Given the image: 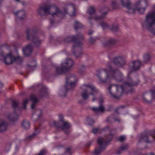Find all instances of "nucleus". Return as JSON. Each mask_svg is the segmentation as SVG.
I'll return each mask as SVG.
<instances>
[{
    "instance_id": "obj_19",
    "label": "nucleus",
    "mask_w": 155,
    "mask_h": 155,
    "mask_svg": "<svg viewBox=\"0 0 155 155\" xmlns=\"http://www.w3.org/2000/svg\"><path fill=\"white\" fill-rule=\"evenodd\" d=\"M42 112L41 109H38L35 110V113L33 114L32 119L33 121H36L38 120L42 115Z\"/></svg>"
},
{
    "instance_id": "obj_45",
    "label": "nucleus",
    "mask_w": 155,
    "mask_h": 155,
    "mask_svg": "<svg viewBox=\"0 0 155 155\" xmlns=\"http://www.w3.org/2000/svg\"><path fill=\"white\" fill-rule=\"evenodd\" d=\"M28 101L29 100L28 99H26L24 100L23 103V105L24 107L23 108L24 109H26V105L27 104Z\"/></svg>"
},
{
    "instance_id": "obj_46",
    "label": "nucleus",
    "mask_w": 155,
    "mask_h": 155,
    "mask_svg": "<svg viewBox=\"0 0 155 155\" xmlns=\"http://www.w3.org/2000/svg\"><path fill=\"white\" fill-rule=\"evenodd\" d=\"M47 153L46 151L45 150H42L40 151V153L37 154L35 155H44Z\"/></svg>"
},
{
    "instance_id": "obj_31",
    "label": "nucleus",
    "mask_w": 155,
    "mask_h": 155,
    "mask_svg": "<svg viewBox=\"0 0 155 155\" xmlns=\"http://www.w3.org/2000/svg\"><path fill=\"white\" fill-rule=\"evenodd\" d=\"M47 94V89L45 87H43L39 92V95L41 97L46 95Z\"/></svg>"
},
{
    "instance_id": "obj_2",
    "label": "nucleus",
    "mask_w": 155,
    "mask_h": 155,
    "mask_svg": "<svg viewBox=\"0 0 155 155\" xmlns=\"http://www.w3.org/2000/svg\"><path fill=\"white\" fill-rule=\"evenodd\" d=\"M109 67V70L102 69L97 74L100 82L102 83H109L113 79L118 82H121L123 79L122 72L118 69L112 68L110 66Z\"/></svg>"
},
{
    "instance_id": "obj_63",
    "label": "nucleus",
    "mask_w": 155,
    "mask_h": 155,
    "mask_svg": "<svg viewBox=\"0 0 155 155\" xmlns=\"http://www.w3.org/2000/svg\"><path fill=\"white\" fill-rule=\"evenodd\" d=\"M79 102V103H81V101H80Z\"/></svg>"
},
{
    "instance_id": "obj_6",
    "label": "nucleus",
    "mask_w": 155,
    "mask_h": 155,
    "mask_svg": "<svg viewBox=\"0 0 155 155\" xmlns=\"http://www.w3.org/2000/svg\"><path fill=\"white\" fill-rule=\"evenodd\" d=\"M76 38V42H75V44L73 46V49H72L73 54L76 56V57L78 58L82 55L83 53L82 51L80 52H74L75 49L77 50H81V49L82 46L83 45L82 42L78 41V40H83L84 39V35L80 33H78L76 36H75Z\"/></svg>"
},
{
    "instance_id": "obj_36",
    "label": "nucleus",
    "mask_w": 155,
    "mask_h": 155,
    "mask_svg": "<svg viewBox=\"0 0 155 155\" xmlns=\"http://www.w3.org/2000/svg\"><path fill=\"white\" fill-rule=\"evenodd\" d=\"M71 6L73 8V11L72 13L70 15L71 16H74L76 15L75 6L74 5L73 3H70L67 5V6Z\"/></svg>"
},
{
    "instance_id": "obj_23",
    "label": "nucleus",
    "mask_w": 155,
    "mask_h": 155,
    "mask_svg": "<svg viewBox=\"0 0 155 155\" xmlns=\"http://www.w3.org/2000/svg\"><path fill=\"white\" fill-rule=\"evenodd\" d=\"M132 65H131V69L132 70L135 71L138 70L141 66V63L138 61H133L132 62Z\"/></svg>"
},
{
    "instance_id": "obj_61",
    "label": "nucleus",
    "mask_w": 155,
    "mask_h": 155,
    "mask_svg": "<svg viewBox=\"0 0 155 155\" xmlns=\"http://www.w3.org/2000/svg\"><path fill=\"white\" fill-rule=\"evenodd\" d=\"M136 116L137 117L136 118H138L139 117V116L138 115H137Z\"/></svg>"
},
{
    "instance_id": "obj_53",
    "label": "nucleus",
    "mask_w": 155,
    "mask_h": 155,
    "mask_svg": "<svg viewBox=\"0 0 155 155\" xmlns=\"http://www.w3.org/2000/svg\"><path fill=\"white\" fill-rule=\"evenodd\" d=\"M93 142L92 141H91L88 142L86 144V146L87 147H89L91 144V143Z\"/></svg>"
},
{
    "instance_id": "obj_33",
    "label": "nucleus",
    "mask_w": 155,
    "mask_h": 155,
    "mask_svg": "<svg viewBox=\"0 0 155 155\" xmlns=\"http://www.w3.org/2000/svg\"><path fill=\"white\" fill-rule=\"evenodd\" d=\"M22 58L19 56L17 57L14 56L13 62H15L18 64H20L22 63Z\"/></svg>"
},
{
    "instance_id": "obj_54",
    "label": "nucleus",
    "mask_w": 155,
    "mask_h": 155,
    "mask_svg": "<svg viewBox=\"0 0 155 155\" xmlns=\"http://www.w3.org/2000/svg\"><path fill=\"white\" fill-rule=\"evenodd\" d=\"M66 152L67 153H71V149L70 148H68L66 149Z\"/></svg>"
},
{
    "instance_id": "obj_20",
    "label": "nucleus",
    "mask_w": 155,
    "mask_h": 155,
    "mask_svg": "<svg viewBox=\"0 0 155 155\" xmlns=\"http://www.w3.org/2000/svg\"><path fill=\"white\" fill-rule=\"evenodd\" d=\"M15 15L20 20H22L24 19L25 17V11L23 10H20L16 12H13Z\"/></svg>"
},
{
    "instance_id": "obj_10",
    "label": "nucleus",
    "mask_w": 155,
    "mask_h": 155,
    "mask_svg": "<svg viewBox=\"0 0 155 155\" xmlns=\"http://www.w3.org/2000/svg\"><path fill=\"white\" fill-rule=\"evenodd\" d=\"M52 125L56 127L61 129L66 134H68L70 131L69 130L71 126L69 123L67 122H56L53 121L52 122Z\"/></svg>"
},
{
    "instance_id": "obj_52",
    "label": "nucleus",
    "mask_w": 155,
    "mask_h": 155,
    "mask_svg": "<svg viewBox=\"0 0 155 155\" xmlns=\"http://www.w3.org/2000/svg\"><path fill=\"white\" fill-rule=\"evenodd\" d=\"M114 120L115 121L120 122V119L118 117H115L114 118Z\"/></svg>"
},
{
    "instance_id": "obj_39",
    "label": "nucleus",
    "mask_w": 155,
    "mask_h": 155,
    "mask_svg": "<svg viewBox=\"0 0 155 155\" xmlns=\"http://www.w3.org/2000/svg\"><path fill=\"white\" fill-rule=\"evenodd\" d=\"M129 147V146L128 144H126L122 145L120 147L122 151H124L126 150H127Z\"/></svg>"
},
{
    "instance_id": "obj_62",
    "label": "nucleus",
    "mask_w": 155,
    "mask_h": 155,
    "mask_svg": "<svg viewBox=\"0 0 155 155\" xmlns=\"http://www.w3.org/2000/svg\"><path fill=\"white\" fill-rule=\"evenodd\" d=\"M16 2H19V0H15Z\"/></svg>"
},
{
    "instance_id": "obj_58",
    "label": "nucleus",
    "mask_w": 155,
    "mask_h": 155,
    "mask_svg": "<svg viewBox=\"0 0 155 155\" xmlns=\"http://www.w3.org/2000/svg\"><path fill=\"white\" fill-rule=\"evenodd\" d=\"M93 32V31H90L88 33V34L89 35H91L92 34Z\"/></svg>"
},
{
    "instance_id": "obj_29",
    "label": "nucleus",
    "mask_w": 155,
    "mask_h": 155,
    "mask_svg": "<svg viewBox=\"0 0 155 155\" xmlns=\"http://www.w3.org/2000/svg\"><path fill=\"white\" fill-rule=\"evenodd\" d=\"M22 127L25 129H28L30 127V124L29 122L27 120H24L22 123Z\"/></svg>"
},
{
    "instance_id": "obj_43",
    "label": "nucleus",
    "mask_w": 155,
    "mask_h": 155,
    "mask_svg": "<svg viewBox=\"0 0 155 155\" xmlns=\"http://www.w3.org/2000/svg\"><path fill=\"white\" fill-rule=\"evenodd\" d=\"M125 107L124 106H121L119 107L115 110V112L116 113L119 114L118 111H121L122 109Z\"/></svg>"
},
{
    "instance_id": "obj_50",
    "label": "nucleus",
    "mask_w": 155,
    "mask_h": 155,
    "mask_svg": "<svg viewBox=\"0 0 155 155\" xmlns=\"http://www.w3.org/2000/svg\"><path fill=\"white\" fill-rule=\"evenodd\" d=\"M98 130L99 129L94 128L92 130V132L94 134H96L97 133Z\"/></svg>"
},
{
    "instance_id": "obj_28",
    "label": "nucleus",
    "mask_w": 155,
    "mask_h": 155,
    "mask_svg": "<svg viewBox=\"0 0 155 155\" xmlns=\"http://www.w3.org/2000/svg\"><path fill=\"white\" fill-rule=\"evenodd\" d=\"M113 131H112L110 134L107 135L106 137V139H105L103 138H102L106 142L107 145L108 144V143L111 141V139H112L113 136H114V133H113Z\"/></svg>"
},
{
    "instance_id": "obj_4",
    "label": "nucleus",
    "mask_w": 155,
    "mask_h": 155,
    "mask_svg": "<svg viewBox=\"0 0 155 155\" xmlns=\"http://www.w3.org/2000/svg\"><path fill=\"white\" fill-rule=\"evenodd\" d=\"M155 11L149 12L146 16L145 21L142 24L144 28H146L152 34L155 35Z\"/></svg>"
},
{
    "instance_id": "obj_7",
    "label": "nucleus",
    "mask_w": 155,
    "mask_h": 155,
    "mask_svg": "<svg viewBox=\"0 0 155 155\" xmlns=\"http://www.w3.org/2000/svg\"><path fill=\"white\" fill-rule=\"evenodd\" d=\"M74 62L71 59H67L65 62L62 63L61 67H55L56 72L58 74L64 73L69 71L71 68Z\"/></svg>"
},
{
    "instance_id": "obj_15",
    "label": "nucleus",
    "mask_w": 155,
    "mask_h": 155,
    "mask_svg": "<svg viewBox=\"0 0 155 155\" xmlns=\"http://www.w3.org/2000/svg\"><path fill=\"white\" fill-rule=\"evenodd\" d=\"M155 93L154 91L151 93H147L144 94L143 98L144 101L147 103H150L152 101L153 99L154 98Z\"/></svg>"
},
{
    "instance_id": "obj_59",
    "label": "nucleus",
    "mask_w": 155,
    "mask_h": 155,
    "mask_svg": "<svg viewBox=\"0 0 155 155\" xmlns=\"http://www.w3.org/2000/svg\"><path fill=\"white\" fill-rule=\"evenodd\" d=\"M112 4H113V6L114 7V5H115V2H112Z\"/></svg>"
},
{
    "instance_id": "obj_13",
    "label": "nucleus",
    "mask_w": 155,
    "mask_h": 155,
    "mask_svg": "<svg viewBox=\"0 0 155 155\" xmlns=\"http://www.w3.org/2000/svg\"><path fill=\"white\" fill-rule=\"evenodd\" d=\"M155 139V137L151 135L149 133H145L140 135L138 142H145L150 143H151L152 141H154Z\"/></svg>"
},
{
    "instance_id": "obj_35",
    "label": "nucleus",
    "mask_w": 155,
    "mask_h": 155,
    "mask_svg": "<svg viewBox=\"0 0 155 155\" xmlns=\"http://www.w3.org/2000/svg\"><path fill=\"white\" fill-rule=\"evenodd\" d=\"M95 10L94 7H90L87 10V13L91 15L95 13Z\"/></svg>"
},
{
    "instance_id": "obj_8",
    "label": "nucleus",
    "mask_w": 155,
    "mask_h": 155,
    "mask_svg": "<svg viewBox=\"0 0 155 155\" xmlns=\"http://www.w3.org/2000/svg\"><path fill=\"white\" fill-rule=\"evenodd\" d=\"M26 35L27 39L31 41L35 46L38 47L40 45L41 41L33 30L29 29H27Z\"/></svg>"
},
{
    "instance_id": "obj_27",
    "label": "nucleus",
    "mask_w": 155,
    "mask_h": 155,
    "mask_svg": "<svg viewBox=\"0 0 155 155\" xmlns=\"http://www.w3.org/2000/svg\"><path fill=\"white\" fill-rule=\"evenodd\" d=\"M76 37L75 36H68L66 37L64 40V42L67 43L71 41L75 43L76 42Z\"/></svg>"
},
{
    "instance_id": "obj_3",
    "label": "nucleus",
    "mask_w": 155,
    "mask_h": 155,
    "mask_svg": "<svg viewBox=\"0 0 155 155\" xmlns=\"http://www.w3.org/2000/svg\"><path fill=\"white\" fill-rule=\"evenodd\" d=\"M67 8H65L64 9V12H63L56 5L45 4L38 7L37 12L38 14L41 16L49 15L54 16L63 15L64 14L67 13Z\"/></svg>"
},
{
    "instance_id": "obj_56",
    "label": "nucleus",
    "mask_w": 155,
    "mask_h": 155,
    "mask_svg": "<svg viewBox=\"0 0 155 155\" xmlns=\"http://www.w3.org/2000/svg\"><path fill=\"white\" fill-rule=\"evenodd\" d=\"M50 22L51 25H52L54 22V20L52 19H51L50 20Z\"/></svg>"
},
{
    "instance_id": "obj_49",
    "label": "nucleus",
    "mask_w": 155,
    "mask_h": 155,
    "mask_svg": "<svg viewBox=\"0 0 155 155\" xmlns=\"http://www.w3.org/2000/svg\"><path fill=\"white\" fill-rule=\"evenodd\" d=\"M60 121L58 122H65L63 120V115L60 114L59 116Z\"/></svg>"
},
{
    "instance_id": "obj_24",
    "label": "nucleus",
    "mask_w": 155,
    "mask_h": 155,
    "mask_svg": "<svg viewBox=\"0 0 155 155\" xmlns=\"http://www.w3.org/2000/svg\"><path fill=\"white\" fill-rule=\"evenodd\" d=\"M30 99L32 102L31 108L33 109L35 107L36 104L38 102V99L35 95L34 94H32L31 95Z\"/></svg>"
},
{
    "instance_id": "obj_25",
    "label": "nucleus",
    "mask_w": 155,
    "mask_h": 155,
    "mask_svg": "<svg viewBox=\"0 0 155 155\" xmlns=\"http://www.w3.org/2000/svg\"><path fill=\"white\" fill-rule=\"evenodd\" d=\"M8 127L7 123L3 120H0V132L6 131Z\"/></svg>"
},
{
    "instance_id": "obj_5",
    "label": "nucleus",
    "mask_w": 155,
    "mask_h": 155,
    "mask_svg": "<svg viewBox=\"0 0 155 155\" xmlns=\"http://www.w3.org/2000/svg\"><path fill=\"white\" fill-rule=\"evenodd\" d=\"M82 91L81 96L82 99L85 101L87 100L89 97V96L91 95L93 96L96 93L98 92V91L93 85L84 84L81 87Z\"/></svg>"
},
{
    "instance_id": "obj_51",
    "label": "nucleus",
    "mask_w": 155,
    "mask_h": 155,
    "mask_svg": "<svg viewBox=\"0 0 155 155\" xmlns=\"http://www.w3.org/2000/svg\"><path fill=\"white\" fill-rule=\"evenodd\" d=\"M123 151H122L121 149L120 148L117 152V153L118 154H120Z\"/></svg>"
},
{
    "instance_id": "obj_11",
    "label": "nucleus",
    "mask_w": 155,
    "mask_h": 155,
    "mask_svg": "<svg viewBox=\"0 0 155 155\" xmlns=\"http://www.w3.org/2000/svg\"><path fill=\"white\" fill-rule=\"evenodd\" d=\"M14 57L11 53L5 55L2 47L0 46V60L3 58L4 62L7 65H10L13 63Z\"/></svg>"
},
{
    "instance_id": "obj_55",
    "label": "nucleus",
    "mask_w": 155,
    "mask_h": 155,
    "mask_svg": "<svg viewBox=\"0 0 155 155\" xmlns=\"http://www.w3.org/2000/svg\"><path fill=\"white\" fill-rule=\"evenodd\" d=\"M108 129H109V127L108 126H107V127H106L104 128L102 130L104 131H107V130H108Z\"/></svg>"
},
{
    "instance_id": "obj_41",
    "label": "nucleus",
    "mask_w": 155,
    "mask_h": 155,
    "mask_svg": "<svg viewBox=\"0 0 155 155\" xmlns=\"http://www.w3.org/2000/svg\"><path fill=\"white\" fill-rule=\"evenodd\" d=\"M110 29L113 32H116L118 30V27L116 25H113L110 28Z\"/></svg>"
},
{
    "instance_id": "obj_26",
    "label": "nucleus",
    "mask_w": 155,
    "mask_h": 155,
    "mask_svg": "<svg viewBox=\"0 0 155 155\" xmlns=\"http://www.w3.org/2000/svg\"><path fill=\"white\" fill-rule=\"evenodd\" d=\"M18 116L16 113V111H14L12 114H9L8 116V118L9 120L12 121H15L17 120Z\"/></svg>"
},
{
    "instance_id": "obj_42",
    "label": "nucleus",
    "mask_w": 155,
    "mask_h": 155,
    "mask_svg": "<svg viewBox=\"0 0 155 155\" xmlns=\"http://www.w3.org/2000/svg\"><path fill=\"white\" fill-rule=\"evenodd\" d=\"M11 146V143H8L6 145L5 149V151L7 152L10 150Z\"/></svg>"
},
{
    "instance_id": "obj_32",
    "label": "nucleus",
    "mask_w": 155,
    "mask_h": 155,
    "mask_svg": "<svg viewBox=\"0 0 155 155\" xmlns=\"http://www.w3.org/2000/svg\"><path fill=\"white\" fill-rule=\"evenodd\" d=\"M12 105L13 108L15 109L14 111H16V110L21 108L19 107L18 102L16 101H12Z\"/></svg>"
},
{
    "instance_id": "obj_16",
    "label": "nucleus",
    "mask_w": 155,
    "mask_h": 155,
    "mask_svg": "<svg viewBox=\"0 0 155 155\" xmlns=\"http://www.w3.org/2000/svg\"><path fill=\"white\" fill-rule=\"evenodd\" d=\"M113 62L114 64L120 67H122L125 64L124 58L121 56L114 58L113 59Z\"/></svg>"
},
{
    "instance_id": "obj_44",
    "label": "nucleus",
    "mask_w": 155,
    "mask_h": 155,
    "mask_svg": "<svg viewBox=\"0 0 155 155\" xmlns=\"http://www.w3.org/2000/svg\"><path fill=\"white\" fill-rule=\"evenodd\" d=\"M87 120L88 122L89 125H92L94 123V120L91 118H89Z\"/></svg>"
},
{
    "instance_id": "obj_14",
    "label": "nucleus",
    "mask_w": 155,
    "mask_h": 155,
    "mask_svg": "<svg viewBox=\"0 0 155 155\" xmlns=\"http://www.w3.org/2000/svg\"><path fill=\"white\" fill-rule=\"evenodd\" d=\"M107 13V12L106 11L103 12L101 15H95L93 17L90 16L88 18V22L91 25H93V19L96 21H101L104 18L105 16Z\"/></svg>"
},
{
    "instance_id": "obj_34",
    "label": "nucleus",
    "mask_w": 155,
    "mask_h": 155,
    "mask_svg": "<svg viewBox=\"0 0 155 155\" xmlns=\"http://www.w3.org/2000/svg\"><path fill=\"white\" fill-rule=\"evenodd\" d=\"M74 28L76 30H77L78 29L82 28L83 27L81 23L78 21H75Z\"/></svg>"
},
{
    "instance_id": "obj_12",
    "label": "nucleus",
    "mask_w": 155,
    "mask_h": 155,
    "mask_svg": "<svg viewBox=\"0 0 155 155\" xmlns=\"http://www.w3.org/2000/svg\"><path fill=\"white\" fill-rule=\"evenodd\" d=\"M97 143L99 145V147L95 149L93 152V155H98L106 148L107 146L106 142L102 137H99L98 139Z\"/></svg>"
},
{
    "instance_id": "obj_47",
    "label": "nucleus",
    "mask_w": 155,
    "mask_h": 155,
    "mask_svg": "<svg viewBox=\"0 0 155 155\" xmlns=\"http://www.w3.org/2000/svg\"><path fill=\"white\" fill-rule=\"evenodd\" d=\"M125 139V137L124 136H120L118 138V140L120 141H123Z\"/></svg>"
},
{
    "instance_id": "obj_22",
    "label": "nucleus",
    "mask_w": 155,
    "mask_h": 155,
    "mask_svg": "<svg viewBox=\"0 0 155 155\" xmlns=\"http://www.w3.org/2000/svg\"><path fill=\"white\" fill-rule=\"evenodd\" d=\"M121 3L122 5L126 7L128 9V11L127 12L130 14L134 13L135 12V10L134 9L132 8L131 7V3L128 2L127 3H125L124 2L123 0H121Z\"/></svg>"
},
{
    "instance_id": "obj_37",
    "label": "nucleus",
    "mask_w": 155,
    "mask_h": 155,
    "mask_svg": "<svg viewBox=\"0 0 155 155\" xmlns=\"http://www.w3.org/2000/svg\"><path fill=\"white\" fill-rule=\"evenodd\" d=\"M116 42V41L113 39H110L107 42L106 45H111L114 44Z\"/></svg>"
},
{
    "instance_id": "obj_57",
    "label": "nucleus",
    "mask_w": 155,
    "mask_h": 155,
    "mask_svg": "<svg viewBox=\"0 0 155 155\" xmlns=\"http://www.w3.org/2000/svg\"><path fill=\"white\" fill-rule=\"evenodd\" d=\"M3 86V84L0 81V88L2 87Z\"/></svg>"
},
{
    "instance_id": "obj_60",
    "label": "nucleus",
    "mask_w": 155,
    "mask_h": 155,
    "mask_svg": "<svg viewBox=\"0 0 155 155\" xmlns=\"http://www.w3.org/2000/svg\"><path fill=\"white\" fill-rule=\"evenodd\" d=\"M96 100V99L95 97H94L92 101H95Z\"/></svg>"
},
{
    "instance_id": "obj_48",
    "label": "nucleus",
    "mask_w": 155,
    "mask_h": 155,
    "mask_svg": "<svg viewBox=\"0 0 155 155\" xmlns=\"http://www.w3.org/2000/svg\"><path fill=\"white\" fill-rule=\"evenodd\" d=\"M95 38H94L91 37L89 40V42L91 44L94 43L95 42Z\"/></svg>"
},
{
    "instance_id": "obj_9",
    "label": "nucleus",
    "mask_w": 155,
    "mask_h": 155,
    "mask_svg": "<svg viewBox=\"0 0 155 155\" xmlns=\"http://www.w3.org/2000/svg\"><path fill=\"white\" fill-rule=\"evenodd\" d=\"M74 79L72 77H71L70 78H66V83L65 86V90H61L59 92V94L61 96H65L67 92L69 90L72 89L76 84L77 80H74V81H71L72 79Z\"/></svg>"
},
{
    "instance_id": "obj_40",
    "label": "nucleus",
    "mask_w": 155,
    "mask_h": 155,
    "mask_svg": "<svg viewBox=\"0 0 155 155\" xmlns=\"http://www.w3.org/2000/svg\"><path fill=\"white\" fill-rule=\"evenodd\" d=\"M101 26L104 29H106L109 27L108 25L106 22H102L101 24Z\"/></svg>"
},
{
    "instance_id": "obj_17",
    "label": "nucleus",
    "mask_w": 155,
    "mask_h": 155,
    "mask_svg": "<svg viewBox=\"0 0 155 155\" xmlns=\"http://www.w3.org/2000/svg\"><path fill=\"white\" fill-rule=\"evenodd\" d=\"M143 6L145 5L146 6L144 7L140 8L137 9V10L140 14H143L145 11L146 7L148 5V2L146 0H142L141 1H139L136 3V6H137L139 5Z\"/></svg>"
},
{
    "instance_id": "obj_18",
    "label": "nucleus",
    "mask_w": 155,
    "mask_h": 155,
    "mask_svg": "<svg viewBox=\"0 0 155 155\" xmlns=\"http://www.w3.org/2000/svg\"><path fill=\"white\" fill-rule=\"evenodd\" d=\"M99 101L100 103V106L98 107H93L92 110L96 113L99 112H103L104 110V108L101 103L103 102V99L102 97H101L99 99Z\"/></svg>"
},
{
    "instance_id": "obj_21",
    "label": "nucleus",
    "mask_w": 155,
    "mask_h": 155,
    "mask_svg": "<svg viewBox=\"0 0 155 155\" xmlns=\"http://www.w3.org/2000/svg\"><path fill=\"white\" fill-rule=\"evenodd\" d=\"M24 54L26 56L29 55L32 51V47L30 44L28 45L23 49Z\"/></svg>"
},
{
    "instance_id": "obj_30",
    "label": "nucleus",
    "mask_w": 155,
    "mask_h": 155,
    "mask_svg": "<svg viewBox=\"0 0 155 155\" xmlns=\"http://www.w3.org/2000/svg\"><path fill=\"white\" fill-rule=\"evenodd\" d=\"M40 132V130L38 127H35L34 132L32 134L28 136V139L29 140L33 138L37 135Z\"/></svg>"
},
{
    "instance_id": "obj_38",
    "label": "nucleus",
    "mask_w": 155,
    "mask_h": 155,
    "mask_svg": "<svg viewBox=\"0 0 155 155\" xmlns=\"http://www.w3.org/2000/svg\"><path fill=\"white\" fill-rule=\"evenodd\" d=\"M150 59V56L148 54H145L143 56V62L146 63L149 61Z\"/></svg>"
},
{
    "instance_id": "obj_1",
    "label": "nucleus",
    "mask_w": 155,
    "mask_h": 155,
    "mask_svg": "<svg viewBox=\"0 0 155 155\" xmlns=\"http://www.w3.org/2000/svg\"><path fill=\"white\" fill-rule=\"evenodd\" d=\"M140 81L139 80L137 81L129 78L128 80L124 83L123 86L111 84L108 88L109 93L112 97L118 99L121 96L124 91L127 92H132L133 90V87L137 86Z\"/></svg>"
}]
</instances>
